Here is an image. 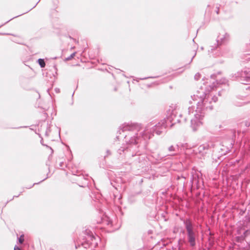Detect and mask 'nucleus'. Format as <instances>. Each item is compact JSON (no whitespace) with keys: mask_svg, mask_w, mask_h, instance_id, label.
Returning <instances> with one entry per match:
<instances>
[{"mask_svg":"<svg viewBox=\"0 0 250 250\" xmlns=\"http://www.w3.org/2000/svg\"><path fill=\"white\" fill-rule=\"evenodd\" d=\"M38 63L41 68H44L45 66V62L43 59L40 58L37 61Z\"/></svg>","mask_w":250,"mask_h":250,"instance_id":"nucleus-13","label":"nucleus"},{"mask_svg":"<svg viewBox=\"0 0 250 250\" xmlns=\"http://www.w3.org/2000/svg\"><path fill=\"white\" fill-rule=\"evenodd\" d=\"M194 98L196 97H200V100L197 103L196 109L195 111L194 117L190 119V126L193 131H196L198 127L202 125V120L205 114V111L211 110L213 109V105L211 101H210L209 95H207L205 92H202V95H193Z\"/></svg>","mask_w":250,"mask_h":250,"instance_id":"nucleus-2","label":"nucleus"},{"mask_svg":"<svg viewBox=\"0 0 250 250\" xmlns=\"http://www.w3.org/2000/svg\"><path fill=\"white\" fill-rule=\"evenodd\" d=\"M46 179H47V177H46V178H44V179H43L42 181H41V182H42V181H44Z\"/></svg>","mask_w":250,"mask_h":250,"instance_id":"nucleus-45","label":"nucleus"},{"mask_svg":"<svg viewBox=\"0 0 250 250\" xmlns=\"http://www.w3.org/2000/svg\"><path fill=\"white\" fill-rule=\"evenodd\" d=\"M245 224L246 227L247 228L246 232L250 231V218L249 219L248 221L246 222Z\"/></svg>","mask_w":250,"mask_h":250,"instance_id":"nucleus-14","label":"nucleus"},{"mask_svg":"<svg viewBox=\"0 0 250 250\" xmlns=\"http://www.w3.org/2000/svg\"><path fill=\"white\" fill-rule=\"evenodd\" d=\"M179 117H182V115H181V114H180V115H179Z\"/></svg>","mask_w":250,"mask_h":250,"instance_id":"nucleus-46","label":"nucleus"},{"mask_svg":"<svg viewBox=\"0 0 250 250\" xmlns=\"http://www.w3.org/2000/svg\"><path fill=\"white\" fill-rule=\"evenodd\" d=\"M216 75L214 74L210 75V78L212 79H214L216 77Z\"/></svg>","mask_w":250,"mask_h":250,"instance_id":"nucleus-31","label":"nucleus"},{"mask_svg":"<svg viewBox=\"0 0 250 250\" xmlns=\"http://www.w3.org/2000/svg\"><path fill=\"white\" fill-rule=\"evenodd\" d=\"M116 138H117V139L119 140V139H120V136H119V135H117V136H116Z\"/></svg>","mask_w":250,"mask_h":250,"instance_id":"nucleus-40","label":"nucleus"},{"mask_svg":"<svg viewBox=\"0 0 250 250\" xmlns=\"http://www.w3.org/2000/svg\"><path fill=\"white\" fill-rule=\"evenodd\" d=\"M75 247L76 249H77V248H78L77 245H75Z\"/></svg>","mask_w":250,"mask_h":250,"instance_id":"nucleus-47","label":"nucleus"},{"mask_svg":"<svg viewBox=\"0 0 250 250\" xmlns=\"http://www.w3.org/2000/svg\"><path fill=\"white\" fill-rule=\"evenodd\" d=\"M106 153H107V154H110V151L109 150H107Z\"/></svg>","mask_w":250,"mask_h":250,"instance_id":"nucleus-37","label":"nucleus"},{"mask_svg":"<svg viewBox=\"0 0 250 250\" xmlns=\"http://www.w3.org/2000/svg\"><path fill=\"white\" fill-rule=\"evenodd\" d=\"M21 193H22V192H21V193H20L18 195H16L14 196L13 197L12 199H11V200H10L9 201H7V202H6V204L8 202H9V201H11L12 200H13L15 197H19V195H20Z\"/></svg>","mask_w":250,"mask_h":250,"instance_id":"nucleus-28","label":"nucleus"},{"mask_svg":"<svg viewBox=\"0 0 250 250\" xmlns=\"http://www.w3.org/2000/svg\"><path fill=\"white\" fill-rule=\"evenodd\" d=\"M83 241L82 242L81 245L84 248L87 249L90 247L96 248L98 246V243L97 242L93 243L91 241H96L97 239L100 240V239L99 237H96L91 230L86 229L83 232Z\"/></svg>","mask_w":250,"mask_h":250,"instance_id":"nucleus-6","label":"nucleus"},{"mask_svg":"<svg viewBox=\"0 0 250 250\" xmlns=\"http://www.w3.org/2000/svg\"><path fill=\"white\" fill-rule=\"evenodd\" d=\"M158 77H145V78H140L141 80H146V79H149V78H157Z\"/></svg>","mask_w":250,"mask_h":250,"instance_id":"nucleus-27","label":"nucleus"},{"mask_svg":"<svg viewBox=\"0 0 250 250\" xmlns=\"http://www.w3.org/2000/svg\"><path fill=\"white\" fill-rule=\"evenodd\" d=\"M212 143L204 144L200 145L198 148L194 150L195 153L199 155L200 158L204 157L207 154L212 151Z\"/></svg>","mask_w":250,"mask_h":250,"instance_id":"nucleus-8","label":"nucleus"},{"mask_svg":"<svg viewBox=\"0 0 250 250\" xmlns=\"http://www.w3.org/2000/svg\"><path fill=\"white\" fill-rule=\"evenodd\" d=\"M141 153H140L139 151V150H137V151H136V152L135 153H133L132 154H131V156L132 157L134 156H136V155H140Z\"/></svg>","mask_w":250,"mask_h":250,"instance_id":"nucleus-24","label":"nucleus"},{"mask_svg":"<svg viewBox=\"0 0 250 250\" xmlns=\"http://www.w3.org/2000/svg\"><path fill=\"white\" fill-rule=\"evenodd\" d=\"M168 122L170 123H172L171 126L176 123H180L181 122L179 117L176 116L175 110L169 109L167 111V118L162 120L158 124L153 125L151 128L150 126L152 124L151 123L148 124L147 126H146L145 130L142 133V137L145 140H149L154 135V133L159 135L166 132L167 122Z\"/></svg>","mask_w":250,"mask_h":250,"instance_id":"nucleus-1","label":"nucleus"},{"mask_svg":"<svg viewBox=\"0 0 250 250\" xmlns=\"http://www.w3.org/2000/svg\"><path fill=\"white\" fill-rule=\"evenodd\" d=\"M14 250H21V249L17 246H15Z\"/></svg>","mask_w":250,"mask_h":250,"instance_id":"nucleus-30","label":"nucleus"},{"mask_svg":"<svg viewBox=\"0 0 250 250\" xmlns=\"http://www.w3.org/2000/svg\"><path fill=\"white\" fill-rule=\"evenodd\" d=\"M179 146L180 145H177L175 146H171L168 148V150L169 152H174V153L172 154L173 155L179 151Z\"/></svg>","mask_w":250,"mask_h":250,"instance_id":"nucleus-11","label":"nucleus"},{"mask_svg":"<svg viewBox=\"0 0 250 250\" xmlns=\"http://www.w3.org/2000/svg\"><path fill=\"white\" fill-rule=\"evenodd\" d=\"M190 182L191 190L203 188V179L202 177V173L200 172H192Z\"/></svg>","mask_w":250,"mask_h":250,"instance_id":"nucleus-7","label":"nucleus"},{"mask_svg":"<svg viewBox=\"0 0 250 250\" xmlns=\"http://www.w3.org/2000/svg\"><path fill=\"white\" fill-rule=\"evenodd\" d=\"M74 92H73V93L72 94V97H73V95H74Z\"/></svg>","mask_w":250,"mask_h":250,"instance_id":"nucleus-49","label":"nucleus"},{"mask_svg":"<svg viewBox=\"0 0 250 250\" xmlns=\"http://www.w3.org/2000/svg\"><path fill=\"white\" fill-rule=\"evenodd\" d=\"M38 184V183H34L32 186H31V187H29V188H31L33 186H34V185H36V184Z\"/></svg>","mask_w":250,"mask_h":250,"instance_id":"nucleus-36","label":"nucleus"},{"mask_svg":"<svg viewBox=\"0 0 250 250\" xmlns=\"http://www.w3.org/2000/svg\"><path fill=\"white\" fill-rule=\"evenodd\" d=\"M18 241L20 244H22L24 241V235L22 234L21 235L19 238H18Z\"/></svg>","mask_w":250,"mask_h":250,"instance_id":"nucleus-17","label":"nucleus"},{"mask_svg":"<svg viewBox=\"0 0 250 250\" xmlns=\"http://www.w3.org/2000/svg\"><path fill=\"white\" fill-rule=\"evenodd\" d=\"M210 101L211 102L213 101L214 103H216L218 101V98L216 96H214L213 97H211L210 96Z\"/></svg>","mask_w":250,"mask_h":250,"instance_id":"nucleus-18","label":"nucleus"},{"mask_svg":"<svg viewBox=\"0 0 250 250\" xmlns=\"http://www.w3.org/2000/svg\"><path fill=\"white\" fill-rule=\"evenodd\" d=\"M166 156H161L160 154H159L158 155V158H157L156 159L157 160H162L164 157H165Z\"/></svg>","mask_w":250,"mask_h":250,"instance_id":"nucleus-26","label":"nucleus"},{"mask_svg":"<svg viewBox=\"0 0 250 250\" xmlns=\"http://www.w3.org/2000/svg\"><path fill=\"white\" fill-rule=\"evenodd\" d=\"M99 241V240H98L97 239V240H96V241H92V242L93 243H95V242H97L98 243V241Z\"/></svg>","mask_w":250,"mask_h":250,"instance_id":"nucleus-41","label":"nucleus"},{"mask_svg":"<svg viewBox=\"0 0 250 250\" xmlns=\"http://www.w3.org/2000/svg\"><path fill=\"white\" fill-rule=\"evenodd\" d=\"M142 132L140 133L141 135H142ZM124 136L125 141L128 143V145L130 146H128L127 147H121L117 150V152L121 155L123 152H125L126 154V152L128 151V150H131L132 148L134 147L139 148L140 146V145L139 144L141 141L142 139H143L144 141L145 140L141 136V138L140 137H138V136H133L132 137H129L127 135H123Z\"/></svg>","mask_w":250,"mask_h":250,"instance_id":"nucleus-4","label":"nucleus"},{"mask_svg":"<svg viewBox=\"0 0 250 250\" xmlns=\"http://www.w3.org/2000/svg\"><path fill=\"white\" fill-rule=\"evenodd\" d=\"M216 13L217 14H219V9L218 7H217V10L216 11Z\"/></svg>","mask_w":250,"mask_h":250,"instance_id":"nucleus-35","label":"nucleus"},{"mask_svg":"<svg viewBox=\"0 0 250 250\" xmlns=\"http://www.w3.org/2000/svg\"><path fill=\"white\" fill-rule=\"evenodd\" d=\"M40 1V0H39V1L36 3V4H35V6H34L32 8H31V9H30V10H29L27 12H28V11H30L31 9H32L33 8H34V7H35L37 5V4L39 2V1Z\"/></svg>","mask_w":250,"mask_h":250,"instance_id":"nucleus-34","label":"nucleus"},{"mask_svg":"<svg viewBox=\"0 0 250 250\" xmlns=\"http://www.w3.org/2000/svg\"><path fill=\"white\" fill-rule=\"evenodd\" d=\"M41 143L42 144V146H46V147L49 148L51 150V153H53V149L51 147H50L49 146H47L46 145H44V144H43L42 138V140L41 141Z\"/></svg>","mask_w":250,"mask_h":250,"instance_id":"nucleus-20","label":"nucleus"},{"mask_svg":"<svg viewBox=\"0 0 250 250\" xmlns=\"http://www.w3.org/2000/svg\"><path fill=\"white\" fill-rule=\"evenodd\" d=\"M244 124H245V126L246 127H249L250 125V123L249 122H247V121L245 122L244 123Z\"/></svg>","mask_w":250,"mask_h":250,"instance_id":"nucleus-29","label":"nucleus"},{"mask_svg":"<svg viewBox=\"0 0 250 250\" xmlns=\"http://www.w3.org/2000/svg\"><path fill=\"white\" fill-rule=\"evenodd\" d=\"M27 12H28L27 11V12H25V13H27ZM24 14V13H23V14H20V15H18V16H16V17H14V18H13L11 19H10V20H9V21H7L6 22H5V23H4V24H6V23H8L9 21H11V20H12V19H14V18H15L18 17H19V16H21V15H23V14Z\"/></svg>","mask_w":250,"mask_h":250,"instance_id":"nucleus-25","label":"nucleus"},{"mask_svg":"<svg viewBox=\"0 0 250 250\" xmlns=\"http://www.w3.org/2000/svg\"><path fill=\"white\" fill-rule=\"evenodd\" d=\"M241 245V246H239V250H250V245L249 244H247V246L245 247V243L243 242Z\"/></svg>","mask_w":250,"mask_h":250,"instance_id":"nucleus-12","label":"nucleus"},{"mask_svg":"<svg viewBox=\"0 0 250 250\" xmlns=\"http://www.w3.org/2000/svg\"><path fill=\"white\" fill-rule=\"evenodd\" d=\"M194 112V107L192 106H189L188 108V114L190 115V113H193Z\"/></svg>","mask_w":250,"mask_h":250,"instance_id":"nucleus-16","label":"nucleus"},{"mask_svg":"<svg viewBox=\"0 0 250 250\" xmlns=\"http://www.w3.org/2000/svg\"><path fill=\"white\" fill-rule=\"evenodd\" d=\"M229 34L228 33H225L222 37H221L220 35H219L216 40V44L211 46L210 50L208 51L213 52L214 50L219 47L221 45L228 42L229 40Z\"/></svg>","mask_w":250,"mask_h":250,"instance_id":"nucleus-9","label":"nucleus"},{"mask_svg":"<svg viewBox=\"0 0 250 250\" xmlns=\"http://www.w3.org/2000/svg\"><path fill=\"white\" fill-rule=\"evenodd\" d=\"M218 95L219 96H221V91H219L218 92Z\"/></svg>","mask_w":250,"mask_h":250,"instance_id":"nucleus-39","label":"nucleus"},{"mask_svg":"<svg viewBox=\"0 0 250 250\" xmlns=\"http://www.w3.org/2000/svg\"><path fill=\"white\" fill-rule=\"evenodd\" d=\"M178 145H180L179 147H183V148L186 147L187 146V144H182V143H179Z\"/></svg>","mask_w":250,"mask_h":250,"instance_id":"nucleus-23","label":"nucleus"},{"mask_svg":"<svg viewBox=\"0 0 250 250\" xmlns=\"http://www.w3.org/2000/svg\"><path fill=\"white\" fill-rule=\"evenodd\" d=\"M184 122H186L187 120V118H184Z\"/></svg>","mask_w":250,"mask_h":250,"instance_id":"nucleus-43","label":"nucleus"},{"mask_svg":"<svg viewBox=\"0 0 250 250\" xmlns=\"http://www.w3.org/2000/svg\"><path fill=\"white\" fill-rule=\"evenodd\" d=\"M22 127L21 126H20L19 127H18L17 128H21Z\"/></svg>","mask_w":250,"mask_h":250,"instance_id":"nucleus-48","label":"nucleus"},{"mask_svg":"<svg viewBox=\"0 0 250 250\" xmlns=\"http://www.w3.org/2000/svg\"><path fill=\"white\" fill-rule=\"evenodd\" d=\"M183 224L187 233V239L189 245L194 247L196 245V239L198 231L194 227V224L189 218L183 221Z\"/></svg>","mask_w":250,"mask_h":250,"instance_id":"nucleus-5","label":"nucleus"},{"mask_svg":"<svg viewBox=\"0 0 250 250\" xmlns=\"http://www.w3.org/2000/svg\"><path fill=\"white\" fill-rule=\"evenodd\" d=\"M245 63V68L241 71H238L234 74H232L233 80H236L244 84H250V55L246 57L243 61Z\"/></svg>","mask_w":250,"mask_h":250,"instance_id":"nucleus-3","label":"nucleus"},{"mask_svg":"<svg viewBox=\"0 0 250 250\" xmlns=\"http://www.w3.org/2000/svg\"><path fill=\"white\" fill-rule=\"evenodd\" d=\"M201 77V74L199 73H196L194 76V79L196 80H198Z\"/></svg>","mask_w":250,"mask_h":250,"instance_id":"nucleus-21","label":"nucleus"},{"mask_svg":"<svg viewBox=\"0 0 250 250\" xmlns=\"http://www.w3.org/2000/svg\"><path fill=\"white\" fill-rule=\"evenodd\" d=\"M176 179L177 180H185L186 177L185 176H184L183 175H181V176L177 175L176 176Z\"/></svg>","mask_w":250,"mask_h":250,"instance_id":"nucleus-19","label":"nucleus"},{"mask_svg":"<svg viewBox=\"0 0 250 250\" xmlns=\"http://www.w3.org/2000/svg\"><path fill=\"white\" fill-rule=\"evenodd\" d=\"M55 90H56V91L57 92H60V89H57V88H56V89H55Z\"/></svg>","mask_w":250,"mask_h":250,"instance_id":"nucleus-38","label":"nucleus"},{"mask_svg":"<svg viewBox=\"0 0 250 250\" xmlns=\"http://www.w3.org/2000/svg\"><path fill=\"white\" fill-rule=\"evenodd\" d=\"M140 128V125L137 123H125L120 127V128L117 132V134H121V132H124L126 131L138 130Z\"/></svg>","mask_w":250,"mask_h":250,"instance_id":"nucleus-10","label":"nucleus"},{"mask_svg":"<svg viewBox=\"0 0 250 250\" xmlns=\"http://www.w3.org/2000/svg\"><path fill=\"white\" fill-rule=\"evenodd\" d=\"M1 26H2V25H0V27H1Z\"/></svg>","mask_w":250,"mask_h":250,"instance_id":"nucleus-50","label":"nucleus"},{"mask_svg":"<svg viewBox=\"0 0 250 250\" xmlns=\"http://www.w3.org/2000/svg\"><path fill=\"white\" fill-rule=\"evenodd\" d=\"M0 35H13L12 34H9V33H0Z\"/></svg>","mask_w":250,"mask_h":250,"instance_id":"nucleus-32","label":"nucleus"},{"mask_svg":"<svg viewBox=\"0 0 250 250\" xmlns=\"http://www.w3.org/2000/svg\"><path fill=\"white\" fill-rule=\"evenodd\" d=\"M75 54H76V52H74V53H72L69 57H68L65 59V61H68L71 60L72 59H73L74 57V56H75Z\"/></svg>","mask_w":250,"mask_h":250,"instance_id":"nucleus-15","label":"nucleus"},{"mask_svg":"<svg viewBox=\"0 0 250 250\" xmlns=\"http://www.w3.org/2000/svg\"><path fill=\"white\" fill-rule=\"evenodd\" d=\"M216 82H217V84H223V83H226V79H224L223 80H221L219 82H218V81H216Z\"/></svg>","mask_w":250,"mask_h":250,"instance_id":"nucleus-22","label":"nucleus"},{"mask_svg":"<svg viewBox=\"0 0 250 250\" xmlns=\"http://www.w3.org/2000/svg\"><path fill=\"white\" fill-rule=\"evenodd\" d=\"M40 1V0H39V1L36 3V4H35V6H34L32 8H31V9H30V10H29L27 12H28V11H30L31 9H32L33 8H34V7H35L37 5V4L39 2V1Z\"/></svg>","mask_w":250,"mask_h":250,"instance_id":"nucleus-33","label":"nucleus"},{"mask_svg":"<svg viewBox=\"0 0 250 250\" xmlns=\"http://www.w3.org/2000/svg\"><path fill=\"white\" fill-rule=\"evenodd\" d=\"M196 55V53L195 54V55ZM194 56H193V57L192 58V59H191V61H192V60L193 58H194Z\"/></svg>","mask_w":250,"mask_h":250,"instance_id":"nucleus-44","label":"nucleus"},{"mask_svg":"<svg viewBox=\"0 0 250 250\" xmlns=\"http://www.w3.org/2000/svg\"><path fill=\"white\" fill-rule=\"evenodd\" d=\"M45 135L48 136V134H47V130L46 131V132H45Z\"/></svg>","mask_w":250,"mask_h":250,"instance_id":"nucleus-42","label":"nucleus"}]
</instances>
